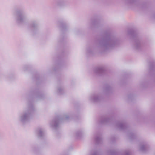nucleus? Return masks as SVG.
Here are the masks:
<instances>
[{"label":"nucleus","instance_id":"5","mask_svg":"<svg viewBox=\"0 0 155 155\" xmlns=\"http://www.w3.org/2000/svg\"><path fill=\"white\" fill-rule=\"evenodd\" d=\"M90 100L94 101H96L99 100L100 97L99 96L96 95H94L90 97Z\"/></svg>","mask_w":155,"mask_h":155},{"label":"nucleus","instance_id":"12","mask_svg":"<svg viewBox=\"0 0 155 155\" xmlns=\"http://www.w3.org/2000/svg\"><path fill=\"white\" fill-rule=\"evenodd\" d=\"M81 132H78L77 133H76V136H77V137H78L79 136H80L81 135Z\"/></svg>","mask_w":155,"mask_h":155},{"label":"nucleus","instance_id":"16","mask_svg":"<svg viewBox=\"0 0 155 155\" xmlns=\"http://www.w3.org/2000/svg\"><path fill=\"white\" fill-rule=\"evenodd\" d=\"M92 155H97V153H94Z\"/></svg>","mask_w":155,"mask_h":155},{"label":"nucleus","instance_id":"3","mask_svg":"<svg viewBox=\"0 0 155 155\" xmlns=\"http://www.w3.org/2000/svg\"><path fill=\"white\" fill-rule=\"evenodd\" d=\"M15 15L16 22L18 24L24 23L26 19L27 15L25 12L21 11H16Z\"/></svg>","mask_w":155,"mask_h":155},{"label":"nucleus","instance_id":"11","mask_svg":"<svg viewBox=\"0 0 155 155\" xmlns=\"http://www.w3.org/2000/svg\"><path fill=\"white\" fill-rule=\"evenodd\" d=\"M140 150H141V151H144L145 150V147H144V146H141V147H140Z\"/></svg>","mask_w":155,"mask_h":155},{"label":"nucleus","instance_id":"9","mask_svg":"<svg viewBox=\"0 0 155 155\" xmlns=\"http://www.w3.org/2000/svg\"><path fill=\"white\" fill-rule=\"evenodd\" d=\"M124 124L122 123H120L118 125V128L120 129H123L124 128Z\"/></svg>","mask_w":155,"mask_h":155},{"label":"nucleus","instance_id":"6","mask_svg":"<svg viewBox=\"0 0 155 155\" xmlns=\"http://www.w3.org/2000/svg\"><path fill=\"white\" fill-rule=\"evenodd\" d=\"M38 135L39 137H42L44 135V133L43 130L41 129H39L38 130Z\"/></svg>","mask_w":155,"mask_h":155},{"label":"nucleus","instance_id":"17","mask_svg":"<svg viewBox=\"0 0 155 155\" xmlns=\"http://www.w3.org/2000/svg\"><path fill=\"white\" fill-rule=\"evenodd\" d=\"M129 153L128 152H127L126 153V155H128L129 154Z\"/></svg>","mask_w":155,"mask_h":155},{"label":"nucleus","instance_id":"1","mask_svg":"<svg viewBox=\"0 0 155 155\" xmlns=\"http://www.w3.org/2000/svg\"><path fill=\"white\" fill-rule=\"evenodd\" d=\"M114 44V41L110 38L104 39L100 42V45L101 47L105 50L111 48Z\"/></svg>","mask_w":155,"mask_h":155},{"label":"nucleus","instance_id":"18","mask_svg":"<svg viewBox=\"0 0 155 155\" xmlns=\"http://www.w3.org/2000/svg\"><path fill=\"white\" fill-rule=\"evenodd\" d=\"M60 89H58V90H59V91H60Z\"/></svg>","mask_w":155,"mask_h":155},{"label":"nucleus","instance_id":"10","mask_svg":"<svg viewBox=\"0 0 155 155\" xmlns=\"http://www.w3.org/2000/svg\"><path fill=\"white\" fill-rule=\"evenodd\" d=\"M37 25H38V24H37V22H34L32 23L31 26L32 27L35 28V27H36Z\"/></svg>","mask_w":155,"mask_h":155},{"label":"nucleus","instance_id":"8","mask_svg":"<svg viewBox=\"0 0 155 155\" xmlns=\"http://www.w3.org/2000/svg\"><path fill=\"white\" fill-rule=\"evenodd\" d=\"M140 46V44L139 41H137L136 42L135 44V47L136 49H138L139 47Z\"/></svg>","mask_w":155,"mask_h":155},{"label":"nucleus","instance_id":"7","mask_svg":"<svg viewBox=\"0 0 155 155\" xmlns=\"http://www.w3.org/2000/svg\"><path fill=\"white\" fill-rule=\"evenodd\" d=\"M103 71V69L101 67L97 68L95 70V72L98 73L102 72Z\"/></svg>","mask_w":155,"mask_h":155},{"label":"nucleus","instance_id":"14","mask_svg":"<svg viewBox=\"0 0 155 155\" xmlns=\"http://www.w3.org/2000/svg\"><path fill=\"white\" fill-rule=\"evenodd\" d=\"M68 118V117L67 116H65L63 118V119L64 120H67Z\"/></svg>","mask_w":155,"mask_h":155},{"label":"nucleus","instance_id":"2","mask_svg":"<svg viewBox=\"0 0 155 155\" xmlns=\"http://www.w3.org/2000/svg\"><path fill=\"white\" fill-rule=\"evenodd\" d=\"M34 109L32 107L28 110L23 112L20 117V120L22 123L28 121L31 117L33 112Z\"/></svg>","mask_w":155,"mask_h":155},{"label":"nucleus","instance_id":"13","mask_svg":"<svg viewBox=\"0 0 155 155\" xmlns=\"http://www.w3.org/2000/svg\"><path fill=\"white\" fill-rule=\"evenodd\" d=\"M96 141H97V142H99V141L101 140V138L99 137H97L96 138Z\"/></svg>","mask_w":155,"mask_h":155},{"label":"nucleus","instance_id":"15","mask_svg":"<svg viewBox=\"0 0 155 155\" xmlns=\"http://www.w3.org/2000/svg\"><path fill=\"white\" fill-rule=\"evenodd\" d=\"M107 119H104V121H102L101 122L102 123H104V122L107 121Z\"/></svg>","mask_w":155,"mask_h":155},{"label":"nucleus","instance_id":"4","mask_svg":"<svg viewBox=\"0 0 155 155\" xmlns=\"http://www.w3.org/2000/svg\"><path fill=\"white\" fill-rule=\"evenodd\" d=\"M61 120L60 118H56L54 119L51 123V126L55 128H57L58 126V122Z\"/></svg>","mask_w":155,"mask_h":155}]
</instances>
